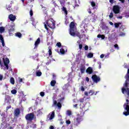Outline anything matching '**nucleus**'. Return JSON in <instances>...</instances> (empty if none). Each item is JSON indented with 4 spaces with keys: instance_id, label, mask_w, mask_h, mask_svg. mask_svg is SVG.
<instances>
[{
    "instance_id": "1",
    "label": "nucleus",
    "mask_w": 129,
    "mask_h": 129,
    "mask_svg": "<svg viewBox=\"0 0 129 129\" xmlns=\"http://www.w3.org/2000/svg\"><path fill=\"white\" fill-rule=\"evenodd\" d=\"M44 28L46 30V31H49L48 28H50V29H54L55 27V21H54V19L52 18L48 19L47 21H46L44 23Z\"/></svg>"
},
{
    "instance_id": "2",
    "label": "nucleus",
    "mask_w": 129,
    "mask_h": 129,
    "mask_svg": "<svg viewBox=\"0 0 129 129\" xmlns=\"http://www.w3.org/2000/svg\"><path fill=\"white\" fill-rule=\"evenodd\" d=\"M128 82H129V75H127L126 77V80L125 81V83L123 84L124 87L122 88L121 91L123 94H125V93H126L127 95L129 96Z\"/></svg>"
},
{
    "instance_id": "3",
    "label": "nucleus",
    "mask_w": 129,
    "mask_h": 129,
    "mask_svg": "<svg viewBox=\"0 0 129 129\" xmlns=\"http://www.w3.org/2000/svg\"><path fill=\"white\" fill-rule=\"evenodd\" d=\"M70 34L71 36H73V37L75 36V32L77 31V29L75 26V23L74 22H72L70 25Z\"/></svg>"
},
{
    "instance_id": "4",
    "label": "nucleus",
    "mask_w": 129,
    "mask_h": 129,
    "mask_svg": "<svg viewBox=\"0 0 129 129\" xmlns=\"http://www.w3.org/2000/svg\"><path fill=\"white\" fill-rule=\"evenodd\" d=\"M126 102L123 105V107L124 111L123 112V114L125 115V116H127V115H129V100L128 99L126 100Z\"/></svg>"
},
{
    "instance_id": "5",
    "label": "nucleus",
    "mask_w": 129,
    "mask_h": 129,
    "mask_svg": "<svg viewBox=\"0 0 129 129\" xmlns=\"http://www.w3.org/2000/svg\"><path fill=\"white\" fill-rule=\"evenodd\" d=\"M34 118L35 114H34V113H28L25 115V119L27 123L32 122Z\"/></svg>"
},
{
    "instance_id": "6",
    "label": "nucleus",
    "mask_w": 129,
    "mask_h": 129,
    "mask_svg": "<svg viewBox=\"0 0 129 129\" xmlns=\"http://www.w3.org/2000/svg\"><path fill=\"white\" fill-rule=\"evenodd\" d=\"M82 120H83V117L82 116V115L78 114L77 115L76 121L74 122V125H75V126H78V124H80V122H81Z\"/></svg>"
},
{
    "instance_id": "7",
    "label": "nucleus",
    "mask_w": 129,
    "mask_h": 129,
    "mask_svg": "<svg viewBox=\"0 0 129 129\" xmlns=\"http://www.w3.org/2000/svg\"><path fill=\"white\" fill-rule=\"evenodd\" d=\"M112 11L115 15L120 13V8L118 5H115L113 6Z\"/></svg>"
},
{
    "instance_id": "8",
    "label": "nucleus",
    "mask_w": 129,
    "mask_h": 129,
    "mask_svg": "<svg viewBox=\"0 0 129 129\" xmlns=\"http://www.w3.org/2000/svg\"><path fill=\"white\" fill-rule=\"evenodd\" d=\"M97 92H96V93L94 92V90H90L88 93L87 92H84V94L85 95V96H88V94H90V96H92V95H96L97 94Z\"/></svg>"
},
{
    "instance_id": "9",
    "label": "nucleus",
    "mask_w": 129,
    "mask_h": 129,
    "mask_svg": "<svg viewBox=\"0 0 129 129\" xmlns=\"http://www.w3.org/2000/svg\"><path fill=\"white\" fill-rule=\"evenodd\" d=\"M92 79L95 83H98L100 81V78L98 77L96 75H94L92 76Z\"/></svg>"
},
{
    "instance_id": "10",
    "label": "nucleus",
    "mask_w": 129,
    "mask_h": 129,
    "mask_svg": "<svg viewBox=\"0 0 129 129\" xmlns=\"http://www.w3.org/2000/svg\"><path fill=\"white\" fill-rule=\"evenodd\" d=\"M4 62L7 70H9V63H10V59H9V58H6L5 60V59H4Z\"/></svg>"
},
{
    "instance_id": "11",
    "label": "nucleus",
    "mask_w": 129,
    "mask_h": 129,
    "mask_svg": "<svg viewBox=\"0 0 129 129\" xmlns=\"http://www.w3.org/2000/svg\"><path fill=\"white\" fill-rule=\"evenodd\" d=\"M54 117H55V111H54L51 112V114H49L47 115V118H49L48 120H52Z\"/></svg>"
},
{
    "instance_id": "12",
    "label": "nucleus",
    "mask_w": 129,
    "mask_h": 129,
    "mask_svg": "<svg viewBox=\"0 0 129 129\" xmlns=\"http://www.w3.org/2000/svg\"><path fill=\"white\" fill-rule=\"evenodd\" d=\"M108 40L110 41V42H112L114 39H115V34L112 33L111 34L110 36L108 37Z\"/></svg>"
},
{
    "instance_id": "13",
    "label": "nucleus",
    "mask_w": 129,
    "mask_h": 129,
    "mask_svg": "<svg viewBox=\"0 0 129 129\" xmlns=\"http://www.w3.org/2000/svg\"><path fill=\"white\" fill-rule=\"evenodd\" d=\"M75 36H77V37H78L80 39L83 38V36H84V37H86L85 34H84L82 35L80 34V32L76 31L75 32Z\"/></svg>"
},
{
    "instance_id": "14",
    "label": "nucleus",
    "mask_w": 129,
    "mask_h": 129,
    "mask_svg": "<svg viewBox=\"0 0 129 129\" xmlns=\"http://www.w3.org/2000/svg\"><path fill=\"white\" fill-rule=\"evenodd\" d=\"M20 113H21L20 109H19V108L15 109L14 111V115H15V116H19V115H20Z\"/></svg>"
},
{
    "instance_id": "15",
    "label": "nucleus",
    "mask_w": 129,
    "mask_h": 129,
    "mask_svg": "<svg viewBox=\"0 0 129 129\" xmlns=\"http://www.w3.org/2000/svg\"><path fill=\"white\" fill-rule=\"evenodd\" d=\"M9 19L12 22H15V21H16V17L15 16H14V15H13V14H10L9 16Z\"/></svg>"
},
{
    "instance_id": "16",
    "label": "nucleus",
    "mask_w": 129,
    "mask_h": 129,
    "mask_svg": "<svg viewBox=\"0 0 129 129\" xmlns=\"http://www.w3.org/2000/svg\"><path fill=\"white\" fill-rule=\"evenodd\" d=\"M80 71L81 74H83L85 72V66L84 64H81L80 66Z\"/></svg>"
},
{
    "instance_id": "17",
    "label": "nucleus",
    "mask_w": 129,
    "mask_h": 129,
    "mask_svg": "<svg viewBox=\"0 0 129 129\" xmlns=\"http://www.w3.org/2000/svg\"><path fill=\"white\" fill-rule=\"evenodd\" d=\"M86 71L88 74H92V73H93V69L90 67H88Z\"/></svg>"
},
{
    "instance_id": "18",
    "label": "nucleus",
    "mask_w": 129,
    "mask_h": 129,
    "mask_svg": "<svg viewBox=\"0 0 129 129\" xmlns=\"http://www.w3.org/2000/svg\"><path fill=\"white\" fill-rule=\"evenodd\" d=\"M48 56L50 57V58H52L53 57V55H52V47L49 46L48 47Z\"/></svg>"
},
{
    "instance_id": "19",
    "label": "nucleus",
    "mask_w": 129,
    "mask_h": 129,
    "mask_svg": "<svg viewBox=\"0 0 129 129\" xmlns=\"http://www.w3.org/2000/svg\"><path fill=\"white\" fill-rule=\"evenodd\" d=\"M41 42V39H40V38H38L36 41L35 42V48H37V47H38V46H39V44H40Z\"/></svg>"
},
{
    "instance_id": "20",
    "label": "nucleus",
    "mask_w": 129,
    "mask_h": 129,
    "mask_svg": "<svg viewBox=\"0 0 129 129\" xmlns=\"http://www.w3.org/2000/svg\"><path fill=\"white\" fill-rule=\"evenodd\" d=\"M97 38H101L102 40H104V39H105V36H104V35L98 34L97 35Z\"/></svg>"
},
{
    "instance_id": "21",
    "label": "nucleus",
    "mask_w": 129,
    "mask_h": 129,
    "mask_svg": "<svg viewBox=\"0 0 129 129\" xmlns=\"http://www.w3.org/2000/svg\"><path fill=\"white\" fill-rule=\"evenodd\" d=\"M62 11H63V12H64L65 15H68V12H67V9H66V8H65V7H62Z\"/></svg>"
},
{
    "instance_id": "22",
    "label": "nucleus",
    "mask_w": 129,
    "mask_h": 129,
    "mask_svg": "<svg viewBox=\"0 0 129 129\" xmlns=\"http://www.w3.org/2000/svg\"><path fill=\"white\" fill-rule=\"evenodd\" d=\"M55 84H56V81L52 80L51 81V82H50L51 86L54 87V86H55Z\"/></svg>"
},
{
    "instance_id": "23",
    "label": "nucleus",
    "mask_w": 129,
    "mask_h": 129,
    "mask_svg": "<svg viewBox=\"0 0 129 129\" xmlns=\"http://www.w3.org/2000/svg\"><path fill=\"white\" fill-rule=\"evenodd\" d=\"M5 27H4L3 26H1L0 27V33L1 34H3V33H4V32H5Z\"/></svg>"
},
{
    "instance_id": "24",
    "label": "nucleus",
    "mask_w": 129,
    "mask_h": 129,
    "mask_svg": "<svg viewBox=\"0 0 129 129\" xmlns=\"http://www.w3.org/2000/svg\"><path fill=\"white\" fill-rule=\"evenodd\" d=\"M10 83H11V84H15V79L13 77H12L11 79H10Z\"/></svg>"
},
{
    "instance_id": "25",
    "label": "nucleus",
    "mask_w": 129,
    "mask_h": 129,
    "mask_svg": "<svg viewBox=\"0 0 129 129\" xmlns=\"http://www.w3.org/2000/svg\"><path fill=\"white\" fill-rule=\"evenodd\" d=\"M42 76V72L40 71L36 72V76H38V77H40V76Z\"/></svg>"
},
{
    "instance_id": "26",
    "label": "nucleus",
    "mask_w": 129,
    "mask_h": 129,
    "mask_svg": "<svg viewBox=\"0 0 129 129\" xmlns=\"http://www.w3.org/2000/svg\"><path fill=\"white\" fill-rule=\"evenodd\" d=\"M91 6L93 8V9H95V7L96 6V4H95V2H92L91 3Z\"/></svg>"
},
{
    "instance_id": "27",
    "label": "nucleus",
    "mask_w": 129,
    "mask_h": 129,
    "mask_svg": "<svg viewBox=\"0 0 129 129\" xmlns=\"http://www.w3.org/2000/svg\"><path fill=\"white\" fill-rule=\"evenodd\" d=\"M7 10L8 11H10V12H11V11H12V10H13V8H12V4H11L10 5H9L8 6V7L7 8Z\"/></svg>"
},
{
    "instance_id": "28",
    "label": "nucleus",
    "mask_w": 129,
    "mask_h": 129,
    "mask_svg": "<svg viewBox=\"0 0 129 129\" xmlns=\"http://www.w3.org/2000/svg\"><path fill=\"white\" fill-rule=\"evenodd\" d=\"M93 57V53H89L87 55L88 58H92Z\"/></svg>"
},
{
    "instance_id": "29",
    "label": "nucleus",
    "mask_w": 129,
    "mask_h": 129,
    "mask_svg": "<svg viewBox=\"0 0 129 129\" xmlns=\"http://www.w3.org/2000/svg\"><path fill=\"white\" fill-rule=\"evenodd\" d=\"M67 115H69V116H70V115H71L72 114V112H71V110H67Z\"/></svg>"
},
{
    "instance_id": "30",
    "label": "nucleus",
    "mask_w": 129,
    "mask_h": 129,
    "mask_svg": "<svg viewBox=\"0 0 129 129\" xmlns=\"http://www.w3.org/2000/svg\"><path fill=\"white\" fill-rule=\"evenodd\" d=\"M120 23H114L115 28H118L119 27V25H120Z\"/></svg>"
},
{
    "instance_id": "31",
    "label": "nucleus",
    "mask_w": 129,
    "mask_h": 129,
    "mask_svg": "<svg viewBox=\"0 0 129 129\" xmlns=\"http://www.w3.org/2000/svg\"><path fill=\"white\" fill-rule=\"evenodd\" d=\"M16 36L18 37V38H21L22 37V33L19 32L16 33Z\"/></svg>"
},
{
    "instance_id": "32",
    "label": "nucleus",
    "mask_w": 129,
    "mask_h": 129,
    "mask_svg": "<svg viewBox=\"0 0 129 129\" xmlns=\"http://www.w3.org/2000/svg\"><path fill=\"white\" fill-rule=\"evenodd\" d=\"M56 46H57V47H58V48H61V47L62 46V44H61V42H57L56 44Z\"/></svg>"
},
{
    "instance_id": "33",
    "label": "nucleus",
    "mask_w": 129,
    "mask_h": 129,
    "mask_svg": "<svg viewBox=\"0 0 129 129\" xmlns=\"http://www.w3.org/2000/svg\"><path fill=\"white\" fill-rule=\"evenodd\" d=\"M57 106L58 107V108H61L62 107V104H61V103L58 102L57 104Z\"/></svg>"
},
{
    "instance_id": "34",
    "label": "nucleus",
    "mask_w": 129,
    "mask_h": 129,
    "mask_svg": "<svg viewBox=\"0 0 129 129\" xmlns=\"http://www.w3.org/2000/svg\"><path fill=\"white\" fill-rule=\"evenodd\" d=\"M0 40L1 41V42H5V39H4V37H3V35L2 34L0 35Z\"/></svg>"
},
{
    "instance_id": "35",
    "label": "nucleus",
    "mask_w": 129,
    "mask_h": 129,
    "mask_svg": "<svg viewBox=\"0 0 129 129\" xmlns=\"http://www.w3.org/2000/svg\"><path fill=\"white\" fill-rule=\"evenodd\" d=\"M60 52L62 54H65V50L64 49H63V48H61L60 49Z\"/></svg>"
},
{
    "instance_id": "36",
    "label": "nucleus",
    "mask_w": 129,
    "mask_h": 129,
    "mask_svg": "<svg viewBox=\"0 0 129 129\" xmlns=\"http://www.w3.org/2000/svg\"><path fill=\"white\" fill-rule=\"evenodd\" d=\"M114 47L115 49H116L117 50H119V47H118V44H115L114 45Z\"/></svg>"
},
{
    "instance_id": "37",
    "label": "nucleus",
    "mask_w": 129,
    "mask_h": 129,
    "mask_svg": "<svg viewBox=\"0 0 129 129\" xmlns=\"http://www.w3.org/2000/svg\"><path fill=\"white\" fill-rule=\"evenodd\" d=\"M40 96H41L42 97H44V96H45V93L44 92H41L40 93Z\"/></svg>"
},
{
    "instance_id": "38",
    "label": "nucleus",
    "mask_w": 129,
    "mask_h": 129,
    "mask_svg": "<svg viewBox=\"0 0 129 129\" xmlns=\"http://www.w3.org/2000/svg\"><path fill=\"white\" fill-rule=\"evenodd\" d=\"M11 93L12 94H16L17 93V91L16 90H15V89L14 90H12L11 91Z\"/></svg>"
},
{
    "instance_id": "39",
    "label": "nucleus",
    "mask_w": 129,
    "mask_h": 129,
    "mask_svg": "<svg viewBox=\"0 0 129 129\" xmlns=\"http://www.w3.org/2000/svg\"><path fill=\"white\" fill-rule=\"evenodd\" d=\"M109 17L110 18V19L113 18V13H112V12L110 13V15H109Z\"/></svg>"
},
{
    "instance_id": "40",
    "label": "nucleus",
    "mask_w": 129,
    "mask_h": 129,
    "mask_svg": "<svg viewBox=\"0 0 129 129\" xmlns=\"http://www.w3.org/2000/svg\"><path fill=\"white\" fill-rule=\"evenodd\" d=\"M82 47H83V46L82 45V44H79V48L80 50L82 49Z\"/></svg>"
},
{
    "instance_id": "41",
    "label": "nucleus",
    "mask_w": 129,
    "mask_h": 129,
    "mask_svg": "<svg viewBox=\"0 0 129 129\" xmlns=\"http://www.w3.org/2000/svg\"><path fill=\"white\" fill-rule=\"evenodd\" d=\"M81 91H85V89L84 88V87L83 86L81 87Z\"/></svg>"
},
{
    "instance_id": "42",
    "label": "nucleus",
    "mask_w": 129,
    "mask_h": 129,
    "mask_svg": "<svg viewBox=\"0 0 129 129\" xmlns=\"http://www.w3.org/2000/svg\"><path fill=\"white\" fill-rule=\"evenodd\" d=\"M30 15L31 17L33 16V10H32V9H31L30 11Z\"/></svg>"
},
{
    "instance_id": "43",
    "label": "nucleus",
    "mask_w": 129,
    "mask_h": 129,
    "mask_svg": "<svg viewBox=\"0 0 129 129\" xmlns=\"http://www.w3.org/2000/svg\"><path fill=\"white\" fill-rule=\"evenodd\" d=\"M53 4L55 8H57V7H58V5H57V3H56V2H55V1L53 2Z\"/></svg>"
},
{
    "instance_id": "44",
    "label": "nucleus",
    "mask_w": 129,
    "mask_h": 129,
    "mask_svg": "<svg viewBox=\"0 0 129 129\" xmlns=\"http://www.w3.org/2000/svg\"><path fill=\"white\" fill-rule=\"evenodd\" d=\"M79 101H80V102H82V103L84 102V98L80 99Z\"/></svg>"
},
{
    "instance_id": "45",
    "label": "nucleus",
    "mask_w": 129,
    "mask_h": 129,
    "mask_svg": "<svg viewBox=\"0 0 129 129\" xmlns=\"http://www.w3.org/2000/svg\"><path fill=\"white\" fill-rule=\"evenodd\" d=\"M59 3H60L61 6H62V7H64V2H63V1H60L59 2Z\"/></svg>"
},
{
    "instance_id": "46",
    "label": "nucleus",
    "mask_w": 129,
    "mask_h": 129,
    "mask_svg": "<svg viewBox=\"0 0 129 129\" xmlns=\"http://www.w3.org/2000/svg\"><path fill=\"white\" fill-rule=\"evenodd\" d=\"M66 123H67V124H70V123H71V121L70 120H67L66 121Z\"/></svg>"
},
{
    "instance_id": "47",
    "label": "nucleus",
    "mask_w": 129,
    "mask_h": 129,
    "mask_svg": "<svg viewBox=\"0 0 129 129\" xmlns=\"http://www.w3.org/2000/svg\"><path fill=\"white\" fill-rule=\"evenodd\" d=\"M10 108H12V106H7V107H6V110H7V111L9 110V109H10Z\"/></svg>"
},
{
    "instance_id": "48",
    "label": "nucleus",
    "mask_w": 129,
    "mask_h": 129,
    "mask_svg": "<svg viewBox=\"0 0 129 129\" xmlns=\"http://www.w3.org/2000/svg\"><path fill=\"white\" fill-rule=\"evenodd\" d=\"M84 49L85 51H87L88 50V46L87 45L85 46Z\"/></svg>"
},
{
    "instance_id": "49",
    "label": "nucleus",
    "mask_w": 129,
    "mask_h": 129,
    "mask_svg": "<svg viewBox=\"0 0 129 129\" xmlns=\"http://www.w3.org/2000/svg\"><path fill=\"white\" fill-rule=\"evenodd\" d=\"M37 112H38V114H42V112H41V110H38Z\"/></svg>"
},
{
    "instance_id": "50",
    "label": "nucleus",
    "mask_w": 129,
    "mask_h": 129,
    "mask_svg": "<svg viewBox=\"0 0 129 129\" xmlns=\"http://www.w3.org/2000/svg\"><path fill=\"white\" fill-rule=\"evenodd\" d=\"M36 127H37V124H33V128H36Z\"/></svg>"
},
{
    "instance_id": "51",
    "label": "nucleus",
    "mask_w": 129,
    "mask_h": 129,
    "mask_svg": "<svg viewBox=\"0 0 129 129\" xmlns=\"http://www.w3.org/2000/svg\"><path fill=\"white\" fill-rule=\"evenodd\" d=\"M101 59H102V58H104V54H101L100 56Z\"/></svg>"
},
{
    "instance_id": "52",
    "label": "nucleus",
    "mask_w": 129,
    "mask_h": 129,
    "mask_svg": "<svg viewBox=\"0 0 129 129\" xmlns=\"http://www.w3.org/2000/svg\"><path fill=\"white\" fill-rule=\"evenodd\" d=\"M86 81H87V82H88L89 81V78H88V77H87L86 78Z\"/></svg>"
},
{
    "instance_id": "53",
    "label": "nucleus",
    "mask_w": 129,
    "mask_h": 129,
    "mask_svg": "<svg viewBox=\"0 0 129 129\" xmlns=\"http://www.w3.org/2000/svg\"><path fill=\"white\" fill-rule=\"evenodd\" d=\"M109 3L112 4L113 3H114V0H109Z\"/></svg>"
},
{
    "instance_id": "54",
    "label": "nucleus",
    "mask_w": 129,
    "mask_h": 129,
    "mask_svg": "<svg viewBox=\"0 0 129 129\" xmlns=\"http://www.w3.org/2000/svg\"><path fill=\"white\" fill-rule=\"evenodd\" d=\"M53 104L54 105H57V101L56 100L54 101Z\"/></svg>"
},
{
    "instance_id": "55",
    "label": "nucleus",
    "mask_w": 129,
    "mask_h": 129,
    "mask_svg": "<svg viewBox=\"0 0 129 129\" xmlns=\"http://www.w3.org/2000/svg\"><path fill=\"white\" fill-rule=\"evenodd\" d=\"M3 75H0V81L3 80Z\"/></svg>"
},
{
    "instance_id": "56",
    "label": "nucleus",
    "mask_w": 129,
    "mask_h": 129,
    "mask_svg": "<svg viewBox=\"0 0 129 129\" xmlns=\"http://www.w3.org/2000/svg\"><path fill=\"white\" fill-rule=\"evenodd\" d=\"M2 43V46H3V47H4L5 46V41H3V42H1Z\"/></svg>"
},
{
    "instance_id": "57",
    "label": "nucleus",
    "mask_w": 129,
    "mask_h": 129,
    "mask_svg": "<svg viewBox=\"0 0 129 129\" xmlns=\"http://www.w3.org/2000/svg\"><path fill=\"white\" fill-rule=\"evenodd\" d=\"M77 106H78V104H77L74 105V107L77 108Z\"/></svg>"
},
{
    "instance_id": "58",
    "label": "nucleus",
    "mask_w": 129,
    "mask_h": 129,
    "mask_svg": "<svg viewBox=\"0 0 129 129\" xmlns=\"http://www.w3.org/2000/svg\"><path fill=\"white\" fill-rule=\"evenodd\" d=\"M109 24L111 26H113V23H112V22H109Z\"/></svg>"
},
{
    "instance_id": "59",
    "label": "nucleus",
    "mask_w": 129,
    "mask_h": 129,
    "mask_svg": "<svg viewBox=\"0 0 129 129\" xmlns=\"http://www.w3.org/2000/svg\"><path fill=\"white\" fill-rule=\"evenodd\" d=\"M117 19H122V16H119L117 17Z\"/></svg>"
},
{
    "instance_id": "60",
    "label": "nucleus",
    "mask_w": 129,
    "mask_h": 129,
    "mask_svg": "<svg viewBox=\"0 0 129 129\" xmlns=\"http://www.w3.org/2000/svg\"><path fill=\"white\" fill-rule=\"evenodd\" d=\"M120 2H121L122 4L124 3V0H119Z\"/></svg>"
},
{
    "instance_id": "61",
    "label": "nucleus",
    "mask_w": 129,
    "mask_h": 129,
    "mask_svg": "<svg viewBox=\"0 0 129 129\" xmlns=\"http://www.w3.org/2000/svg\"><path fill=\"white\" fill-rule=\"evenodd\" d=\"M50 129H54V126H50L49 127Z\"/></svg>"
},
{
    "instance_id": "62",
    "label": "nucleus",
    "mask_w": 129,
    "mask_h": 129,
    "mask_svg": "<svg viewBox=\"0 0 129 129\" xmlns=\"http://www.w3.org/2000/svg\"><path fill=\"white\" fill-rule=\"evenodd\" d=\"M114 51V49H113V48H112L110 49L111 52H113Z\"/></svg>"
},
{
    "instance_id": "63",
    "label": "nucleus",
    "mask_w": 129,
    "mask_h": 129,
    "mask_svg": "<svg viewBox=\"0 0 129 129\" xmlns=\"http://www.w3.org/2000/svg\"><path fill=\"white\" fill-rule=\"evenodd\" d=\"M119 36H124V33H121L119 34Z\"/></svg>"
},
{
    "instance_id": "64",
    "label": "nucleus",
    "mask_w": 129,
    "mask_h": 129,
    "mask_svg": "<svg viewBox=\"0 0 129 129\" xmlns=\"http://www.w3.org/2000/svg\"><path fill=\"white\" fill-rule=\"evenodd\" d=\"M19 82H23V79H20Z\"/></svg>"
}]
</instances>
